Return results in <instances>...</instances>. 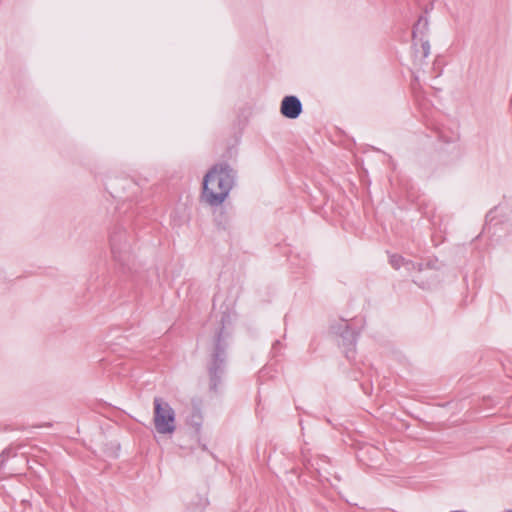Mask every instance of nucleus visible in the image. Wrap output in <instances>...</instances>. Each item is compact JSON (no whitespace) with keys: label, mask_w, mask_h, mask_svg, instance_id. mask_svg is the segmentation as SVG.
<instances>
[{"label":"nucleus","mask_w":512,"mask_h":512,"mask_svg":"<svg viewBox=\"0 0 512 512\" xmlns=\"http://www.w3.org/2000/svg\"><path fill=\"white\" fill-rule=\"evenodd\" d=\"M233 182L234 173L228 164L214 165L204 177L202 198L211 206L222 204L227 198Z\"/></svg>","instance_id":"1"},{"label":"nucleus","mask_w":512,"mask_h":512,"mask_svg":"<svg viewBox=\"0 0 512 512\" xmlns=\"http://www.w3.org/2000/svg\"><path fill=\"white\" fill-rule=\"evenodd\" d=\"M153 423L156 431L162 435H172L176 430L175 411L160 397L153 400Z\"/></svg>","instance_id":"2"},{"label":"nucleus","mask_w":512,"mask_h":512,"mask_svg":"<svg viewBox=\"0 0 512 512\" xmlns=\"http://www.w3.org/2000/svg\"><path fill=\"white\" fill-rule=\"evenodd\" d=\"M131 236L123 228H115L110 236L111 252L116 261L124 262L131 252Z\"/></svg>","instance_id":"3"},{"label":"nucleus","mask_w":512,"mask_h":512,"mask_svg":"<svg viewBox=\"0 0 512 512\" xmlns=\"http://www.w3.org/2000/svg\"><path fill=\"white\" fill-rule=\"evenodd\" d=\"M224 349L220 345V336H218L217 344L215 347V352L213 355V362L211 367L209 368L210 373V388L212 390H216L217 383L219 381L220 376L219 373H222V365L224 364Z\"/></svg>","instance_id":"4"},{"label":"nucleus","mask_w":512,"mask_h":512,"mask_svg":"<svg viewBox=\"0 0 512 512\" xmlns=\"http://www.w3.org/2000/svg\"><path fill=\"white\" fill-rule=\"evenodd\" d=\"M280 112L286 118L295 119L302 112V104L296 96H286L281 102Z\"/></svg>","instance_id":"5"},{"label":"nucleus","mask_w":512,"mask_h":512,"mask_svg":"<svg viewBox=\"0 0 512 512\" xmlns=\"http://www.w3.org/2000/svg\"><path fill=\"white\" fill-rule=\"evenodd\" d=\"M390 263L395 269H399L404 264V259L400 255H392L390 257Z\"/></svg>","instance_id":"6"},{"label":"nucleus","mask_w":512,"mask_h":512,"mask_svg":"<svg viewBox=\"0 0 512 512\" xmlns=\"http://www.w3.org/2000/svg\"><path fill=\"white\" fill-rule=\"evenodd\" d=\"M423 56L427 57L430 53V45L428 42L422 44Z\"/></svg>","instance_id":"7"},{"label":"nucleus","mask_w":512,"mask_h":512,"mask_svg":"<svg viewBox=\"0 0 512 512\" xmlns=\"http://www.w3.org/2000/svg\"><path fill=\"white\" fill-rule=\"evenodd\" d=\"M506 512H512V509L507 510Z\"/></svg>","instance_id":"8"},{"label":"nucleus","mask_w":512,"mask_h":512,"mask_svg":"<svg viewBox=\"0 0 512 512\" xmlns=\"http://www.w3.org/2000/svg\"><path fill=\"white\" fill-rule=\"evenodd\" d=\"M452 512H459V511H452Z\"/></svg>","instance_id":"9"}]
</instances>
